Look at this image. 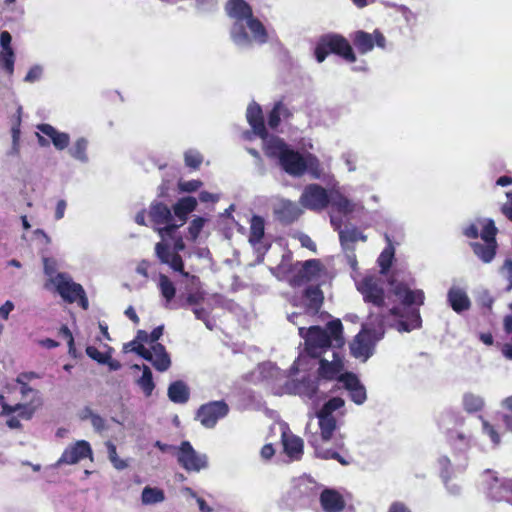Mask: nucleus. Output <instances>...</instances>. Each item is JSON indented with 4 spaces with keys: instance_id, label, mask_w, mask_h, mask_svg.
<instances>
[{
    "instance_id": "f257e3e1",
    "label": "nucleus",
    "mask_w": 512,
    "mask_h": 512,
    "mask_svg": "<svg viewBox=\"0 0 512 512\" xmlns=\"http://www.w3.org/2000/svg\"><path fill=\"white\" fill-rule=\"evenodd\" d=\"M228 15L235 19L230 35L237 45H250L252 40L259 44L268 41V33L262 22L253 15L252 7L245 0H229Z\"/></svg>"
},
{
    "instance_id": "f03ea898",
    "label": "nucleus",
    "mask_w": 512,
    "mask_h": 512,
    "mask_svg": "<svg viewBox=\"0 0 512 512\" xmlns=\"http://www.w3.org/2000/svg\"><path fill=\"white\" fill-rule=\"evenodd\" d=\"M391 293L399 300L406 313L400 307H392L389 314L401 318L397 323L399 332H410L421 327L422 319L419 308L424 304L425 294L421 289H411L405 282L397 281L394 277L388 279Z\"/></svg>"
},
{
    "instance_id": "7ed1b4c3",
    "label": "nucleus",
    "mask_w": 512,
    "mask_h": 512,
    "mask_svg": "<svg viewBox=\"0 0 512 512\" xmlns=\"http://www.w3.org/2000/svg\"><path fill=\"white\" fill-rule=\"evenodd\" d=\"M298 334L304 339V351L311 358H320L328 349H342L345 345L343 325L340 319L329 321L325 327H299Z\"/></svg>"
},
{
    "instance_id": "20e7f679",
    "label": "nucleus",
    "mask_w": 512,
    "mask_h": 512,
    "mask_svg": "<svg viewBox=\"0 0 512 512\" xmlns=\"http://www.w3.org/2000/svg\"><path fill=\"white\" fill-rule=\"evenodd\" d=\"M329 54H335L348 63H354L357 60L350 42L340 34L324 35L317 43L314 55L319 63L323 62Z\"/></svg>"
},
{
    "instance_id": "39448f33",
    "label": "nucleus",
    "mask_w": 512,
    "mask_h": 512,
    "mask_svg": "<svg viewBox=\"0 0 512 512\" xmlns=\"http://www.w3.org/2000/svg\"><path fill=\"white\" fill-rule=\"evenodd\" d=\"M173 240V247L162 238V241L156 243L155 254L160 263L169 265L174 271L179 272L183 277H189V273L184 270V262L179 254L186 248L183 237L181 235L169 237Z\"/></svg>"
},
{
    "instance_id": "423d86ee",
    "label": "nucleus",
    "mask_w": 512,
    "mask_h": 512,
    "mask_svg": "<svg viewBox=\"0 0 512 512\" xmlns=\"http://www.w3.org/2000/svg\"><path fill=\"white\" fill-rule=\"evenodd\" d=\"M55 286L59 295L67 303L78 301L79 306L87 310L89 301L81 284L73 282L66 274L58 273L55 278Z\"/></svg>"
},
{
    "instance_id": "0eeeda50",
    "label": "nucleus",
    "mask_w": 512,
    "mask_h": 512,
    "mask_svg": "<svg viewBox=\"0 0 512 512\" xmlns=\"http://www.w3.org/2000/svg\"><path fill=\"white\" fill-rule=\"evenodd\" d=\"M175 456L178 464L187 472H200L208 467L206 454L198 453L189 441H182Z\"/></svg>"
},
{
    "instance_id": "6e6552de",
    "label": "nucleus",
    "mask_w": 512,
    "mask_h": 512,
    "mask_svg": "<svg viewBox=\"0 0 512 512\" xmlns=\"http://www.w3.org/2000/svg\"><path fill=\"white\" fill-rule=\"evenodd\" d=\"M357 288L366 303H371L376 307H383L385 305V291L383 281L380 278L366 276L361 280Z\"/></svg>"
},
{
    "instance_id": "1a4fd4ad",
    "label": "nucleus",
    "mask_w": 512,
    "mask_h": 512,
    "mask_svg": "<svg viewBox=\"0 0 512 512\" xmlns=\"http://www.w3.org/2000/svg\"><path fill=\"white\" fill-rule=\"evenodd\" d=\"M196 207L197 200L195 197L187 196L180 198L173 205V212L175 215L174 224L163 227L160 231L162 233L164 232V234H169V237H172V234L176 233V231L187 222L189 214L192 213Z\"/></svg>"
},
{
    "instance_id": "9d476101",
    "label": "nucleus",
    "mask_w": 512,
    "mask_h": 512,
    "mask_svg": "<svg viewBox=\"0 0 512 512\" xmlns=\"http://www.w3.org/2000/svg\"><path fill=\"white\" fill-rule=\"evenodd\" d=\"M300 203L312 211H321L330 203V197L325 188L319 184H309L304 188Z\"/></svg>"
},
{
    "instance_id": "9b49d317",
    "label": "nucleus",
    "mask_w": 512,
    "mask_h": 512,
    "mask_svg": "<svg viewBox=\"0 0 512 512\" xmlns=\"http://www.w3.org/2000/svg\"><path fill=\"white\" fill-rule=\"evenodd\" d=\"M229 412V406L223 400L203 404L197 411L196 418L206 428H213L217 421Z\"/></svg>"
},
{
    "instance_id": "f8f14e48",
    "label": "nucleus",
    "mask_w": 512,
    "mask_h": 512,
    "mask_svg": "<svg viewBox=\"0 0 512 512\" xmlns=\"http://www.w3.org/2000/svg\"><path fill=\"white\" fill-rule=\"evenodd\" d=\"M150 221L154 226V230L158 232L161 238L169 237V234H164L160 230L163 227L174 224V217L171 209L163 202L153 201L149 206L148 212Z\"/></svg>"
},
{
    "instance_id": "ddd939ff",
    "label": "nucleus",
    "mask_w": 512,
    "mask_h": 512,
    "mask_svg": "<svg viewBox=\"0 0 512 512\" xmlns=\"http://www.w3.org/2000/svg\"><path fill=\"white\" fill-rule=\"evenodd\" d=\"M322 270L323 265L319 259L306 260L301 263V267L293 273L290 284L293 287H299L316 280L320 277Z\"/></svg>"
},
{
    "instance_id": "4468645a",
    "label": "nucleus",
    "mask_w": 512,
    "mask_h": 512,
    "mask_svg": "<svg viewBox=\"0 0 512 512\" xmlns=\"http://www.w3.org/2000/svg\"><path fill=\"white\" fill-rule=\"evenodd\" d=\"M351 40L360 54L370 52L375 45L384 48L386 41L384 35L377 29L372 34L358 30L351 35Z\"/></svg>"
},
{
    "instance_id": "2eb2a0df",
    "label": "nucleus",
    "mask_w": 512,
    "mask_h": 512,
    "mask_svg": "<svg viewBox=\"0 0 512 512\" xmlns=\"http://www.w3.org/2000/svg\"><path fill=\"white\" fill-rule=\"evenodd\" d=\"M92 456V449L89 442L79 440L73 445L68 446L62 453L57 464H76L80 460Z\"/></svg>"
},
{
    "instance_id": "dca6fc26",
    "label": "nucleus",
    "mask_w": 512,
    "mask_h": 512,
    "mask_svg": "<svg viewBox=\"0 0 512 512\" xmlns=\"http://www.w3.org/2000/svg\"><path fill=\"white\" fill-rule=\"evenodd\" d=\"M304 158L305 157L298 151L290 148L287 153L283 155L279 164L287 174L300 177L306 173Z\"/></svg>"
},
{
    "instance_id": "f3484780",
    "label": "nucleus",
    "mask_w": 512,
    "mask_h": 512,
    "mask_svg": "<svg viewBox=\"0 0 512 512\" xmlns=\"http://www.w3.org/2000/svg\"><path fill=\"white\" fill-rule=\"evenodd\" d=\"M303 211L296 202L282 200L274 208L275 218L284 225H290L297 221Z\"/></svg>"
},
{
    "instance_id": "a211bd4d",
    "label": "nucleus",
    "mask_w": 512,
    "mask_h": 512,
    "mask_svg": "<svg viewBox=\"0 0 512 512\" xmlns=\"http://www.w3.org/2000/svg\"><path fill=\"white\" fill-rule=\"evenodd\" d=\"M351 355L366 361L373 354V342L366 331H360L350 343Z\"/></svg>"
},
{
    "instance_id": "6ab92c4d",
    "label": "nucleus",
    "mask_w": 512,
    "mask_h": 512,
    "mask_svg": "<svg viewBox=\"0 0 512 512\" xmlns=\"http://www.w3.org/2000/svg\"><path fill=\"white\" fill-rule=\"evenodd\" d=\"M344 369L343 358L338 351H333V360L321 358L319 361L318 376L326 380L338 379Z\"/></svg>"
},
{
    "instance_id": "aec40b11",
    "label": "nucleus",
    "mask_w": 512,
    "mask_h": 512,
    "mask_svg": "<svg viewBox=\"0 0 512 512\" xmlns=\"http://www.w3.org/2000/svg\"><path fill=\"white\" fill-rule=\"evenodd\" d=\"M246 118L254 134L262 140H266L269 134L265 126L261 106L257 103L250 104L247 108Z\"/></svg>"
},
{
    "instance_id": "412c9836",
    "label": "nucleus",
    "mask_w": 512,
    "mask_h": 512,
    "mask_svg": "<svg viewBox=\"0 0 512 512\" xmlns=\"http://www.w3.org/2000/svg\"><path fill=\"white\" fill-rule=\"evenodd\" d=\"M0 406L2 408L0 413L1 416H10L15 412H19V417L23 420H30L37 409V405L34 404V400L27 403H16L15 405H10L6 402L3 395H0Z\"/></svg>"
},
{
    "instance_id": "4be33fe9",
    "label": "nucleus",
    "mask_w": 512,
    "mask_h": 512,
    "mask_svg": "<svg viewBox=\"0 0 512 512\" xmlns=\"http://www.w3.org/2000/svg\"><path fill=\"white\" fill-rule=\"evenodd\" d=\"M320 504L325 512H341L345 508L343 496L333 489H324L321 492Z\"/></svg>"
},
{
    "instance_id": "5701e85b",
    "label": "nucleus",
    "mask_w": 512,
    "mask_h": 512,
    "mask_svg": "<svg viewBox=\"0 0 512 512\" xmlns=\"http://www.w3.org/2000/svg\"><path fill=\"white\" fill-rule=\"evenodd\" d=\"M37 129L51 139V142L56 149L64 150L68 147L70 137L67 133L59 132L52 125L46 123L39 124Z\"/></svg>"
},
{
    "instance_id": "b1692460",
    "label": "nucleus",
    "mask_w": 512,
    "mask_h": 512,
    "mask_svg": "<svg viewBox=\"0 0 512 512\" xmlns=\"http://www.w3.org/2000/svg\"><path fill=\"white\" fill-rule=\"evenodd\" d=\"M339 240L343 250H356V242L367 241L364 235L357 227L345 228L339 231Z\"/></svg>"
},
{
    "instance_id": "393cba45",
    "label": "nucleus",
    "mask_w": 512,
    "mask_h": 512,
    "mask_svg": "<svg viewBox=\"0 0 512 512\" xmlns=\"http://www.w3.org/2000/svg\"><path fill=\"white\" fill-rule=\"evenodd\" d=\"M303 297L306 301V308L308 311L313 314H317L324 301L323 291L320 289L318 285L316 286H308L303 293Z\"/></svg>"
},
{
    "instance_id": "a878e982",
    "label": "nucleus",
    "mask_w": 512,
    "mask_h": 512,
    "mask_svg": "<svg viewBox=\"0 0 512 512\" xmlns=\"http://www.w3.org/2000/svg\"><path fill=\"white\" fill-rule=\"evenodd\" d=\"M448 302L456 313H461L470 308L471 302L467 294L460 288H451L447 294Z\"/></svg>"
},
{
    "instance_id": "bb28decb",
    "label": "nucleus",
    "mask_w": 512,
    "mask_h": 512,
    "mask_svg": "<svg viewBox=\"0 0 512 512\" xmlns=\"http://www.w3.org/2000/svg\"><path fill=\"white\" fill-rule=\"evenodd\" d=\"M284 452L294 460H300L303 455V440L295 435H282Z\"/></svg>"
},
{
    "instance_id": "cd10ccee",
    "label": "nucleus",
    "mask_w": 512,
    "mask_h": 512,
    "mask_svg": "<svg viewBox=\"0 0 512 512\" xmlns=\"http://www.w3.org/2000/svg\"><path fill=\"white\" fill-rule=\"evenodd\" d=\"M170 401L177 404H184L189 400L190 391L187 384L182 380L172 382L168 387Z\"/></svg>"
},
{
    "instance_id": "c85d7f7f",
    "label": "nucleus",
    "mask_w": 512,
    "mask_h": 512,
    "mask_svg": "<svg viewBox=\"0 0 512 512\" xmlns=\"http://www.w3.org/2000/svg\"><path fill=\"white\" fill-rule=\"evenodd\" d=\"M295 392L308 399H313L319 390V383L316 379H312L309 376L303 377L302 379L294 383Z\"/></svg>"
},
{
    "instance_id": "c756f323",
    "label": "nucleus",
    "mask_w": 512,
    "mask_h": 512,
    "mask_svg": "<svg viewBox=\"0 0 512 512\" xmlns=\"http://www.w3.org/2000/svg\"><path fill=\"white\" fill-rule=\"evenodd\" d=\"M287 143L280 137H271L265 146V153L268 157L277 158L279 162L283 158V155L289 150Z\"/></svg>"
},
{
    "instance_id": "7c9ffc66",
    "label": "nucleus",
    "mask_w": 512,
    "mask_h": 512,
    "mask_svg": "<svg viewBox=\"0 0 512 512\" xmlns=\"http://www.w3.org/2000/svg\"><path fill=\"white\" fill-rule=\"evenodd\" d=\"M319 420L320 438L323 442L331 440L334 431L337 428L336 418L317 412Z\"/></svg>"
},
{
    "instance_id": "2f4dec72",
    "label": "nucleus",
    "mask_w": 512,
    "mask_h": 512,
    "mask_svg": "<svg viewBox=\"0 0 512 512\" xmlns=\"http://www.w3.org/2000/svg\"><path fill=\"white\" fill-rule=\"evenodd\" d=\"M152 350L154 353L151 361L153 366L160 372L166 371L171 365V360L165 347L160 343H156L152 346Z\"/></svg>"
},
{
    "instance_id": "473e14b6",
    "label": "nucleus",
    "mask_w": 512,
    "mask_h": 512,
    "mask_svg": "<svg viewBox=\"0 0 512 512\" xmlns=\"http://www.w3.org/2000/svg\"><path fill=\"white\" fill-rule=\"evenodd\" d=\"M265 232V221L263 217L259 215H253L250 220V234H249V242L252 245H256L260 243L262 238L264 237Z\"/></svg>"
},
{
    "instance_id": "72a5a7b5",
    "label": "nucleus",
    "mask_w": 512,
    "mask_h": 512,
    "mask_svg": "<svg viewBox=\"0 0 512 512\" xmlns=\"http://www.w3.org/2000/svg\"><path fill=\"white\" fill-rule=\"evenodd\" d=\"M471 247L475 255H477L483 262L489 263L496 255L497 244L478 242L471 243Z\"/></svg>"
},
{
    "instance_id": "f704fd0d",
    "label": "nucleus",
    "mask_w": 512,
    "mask_h": 512,
    "mask_svg": "<svg viewBox=\"0 0 512 512\" xmlns=\"http://www.w3.org/2000/svg\"><path fill=\"white\" fill-rule=\"evenodd\" d=\"M387 240L389 238L387 237ZM395 250L391 242L387 245V247L384 248V250L381 252L377 259V263L380 267V273L381 274H387L392 266V262L394 259Z\"/></svg>"
},
{
    "instance_id": "c9c22d12",
    "label": "nucleus",
    "mask_w": 512,
    "mask_h": 512,
    "mask_svg": "<svg viewBox=\"0 0 512 512\" xmlns=\"http://www.w3.org/2000/svg\"><path fill=\"white\" fill-rule=\"evenodd\" d=\"M463 408L467 413H476L483 409L484 400L479 395L468 392L463 395Z\"/></svg>"
},
{
    "instance_id": "e433bc0d",
    "label": "nucleus",
    "mask_w": 512,
    "mask_h": 512,
    "mask_svg": "<svg viewBox=\"0 0 512 512\" xmlns=\"http://www.w3.org/2000/svg\"><path fill=\"white\" fill-rule=\"evenodd\" d=\"M332 208L343 215H348L354 211L355 205L344 195L336 194L330 199Z\"/></svg>"
},
{
    "instance_id": "4c0bfd02",
    "label": "nucleus",
    "mask_w": 512,
    "mask_h": 512,
    "mask_svg": "<svg viewBox=\"0 0 512 512\" xmlns=\"http://www.w3.org/2000/svg\"><path fill=\"white\" fill-rule=\"evenodd\" d=\"M141 500L146 505L156 504L165 500V494L160 488L146 486L142 491Z\"/></svg>"
},
{
    "instance_id": "58836bf2",
    "label": "nucleus",
    "mask_w": 512,
    "mask_h": 512,
    "mask_svg": "<svg viewBox=\"0 0 512 512\" xmlns=\"http://www.w3.org/2000/svg\"><path fill=\"white\" fill-rule=\"evenodd\" d=\"M137 383L139 387L142 389L145 396H151L155 388V384L153 381L152 372L148 366H143L142 376L138 379Z\"/></svg>"
},
{
    "instance_id": "ea45409f",
    "label": "nucleus",
    "mask_w": 512,
    "mask_h": 512,
    "mask_svg": "<svg viewBox=\"0 0 512 512\" xmlns=\"http://www.w3.org/2000/svg\"><path fill=\"white\" fill-rule=\"evenodd\" d=\"M159 289L166 302H170L176 294V288L168 276L161 274L159 277Z\"/></svg>"
},
{
    "instance_id": "a19ab883",
    "label": "nucleus",
    "mask_w": 512,
    "mask_h": 512,
    "mask_svg": "<svg viewBox=\"0 0 512 512\" xmlns=\"http://www.w3.org/2000/svg\"><path fill=\"white\" fill-rule=\"evenodd\" d=\"M15 53L14 50L0 51V68L8 75L14 73Z\"/></svg>"
},
{
    "instance_id": "79ce46f5",
    "label": "nucleus",
    "mask_w": 512,
    "mask_h": 512,
    "mask_svg": "<svg viewBox=\"0 0 512 512\" xmlns=\"http://www.w3.org/2000/svg\"><path fill=\"white\" fill-rule=\"evenodd\" d=\"M497 232H498V229L495 226L494 221L492 219H486L484 222L482 231L480 233V237L485 243L497 244V242H496Z\"/></svg>"
},
{
    "instance_id": "37998d69",
    "label": "nucleus",
    "mask_w": 512,
    "mask_h": 512,
    "mask_svg": "<svg viewBox=\"0 0 512 512\" xmlns=\"http://www.w3.org/2000/svg\"><path fill=\"white\" fill-rule=\"evenodd\" d=\"M87 147H88L87 140L85 138H79L76 140L74 145L70 148V150H69L70 155L73 158L84 162L87 160V154H86Z\"/></svg>"
},
{
    "instance_id": "c03bdc74",
    "label": "nucleus",
    "mask_w": 512,
    "mask_h": 512,
    "mask_svg": "<svg viewBox=\"0 0 512 512\" xmlns=\"http://www.w3.org/2000/svg\"><path fill=\"white\" fill-rule=\"evenodd\" d=\"M306 172H308L313 178L318 179L322 175V168L318 158L312 154H308L304 158Z\"/></svg>"
},
{
    "instance_id": "a18cd8bd",
    "label": "nucleus",
    "mask_w": 512,
    "mask_h": 512,
    "mask_svg": "<svg viewBox=\"0 0 512 512\" xmlns=\"http://www.w3.org/2000/svg\"><path fill=\"white\" fill-rule=\"evenodd\" d=\"M130 349L147 361H152L153 354L150 350L146 349L142 343H138L136 340L130 341L124 345V350Z\"/></svg>"
},
{
    "instance_id": "49530a36",
    "label": "nucleus",
    "mask_w": 512,
    "mask_h": 512,
    "mask_svg": "<svg viewBox=\"0 0 512 512\" xmlns=\"http://www.w3.org/2000/svg\"><path fill=\"white\" fill-rule=\"evenodd\" d=\"M112 350V347H108V351L102 353L94 346H87L85 352L88 357L95 360L99 364H106V362H109L110 352H112Z\"/></svg>"
},
{
    "instance_id": "de8ad7c7",
    "label": "nucleus",
    "mask_w": 512,
    "mask_h": 512,
    "mask_svg": "<svg viewBox=\"0 0 512 512\" xmlns=\"http://www.w3.org/2000/svg\"><path fill=\"white\" fill-rule=\"evenodd\" d=\"M282 109H284V104L279 101L274 104L272 110L269 112L268 126L271 129H276L280 125Z\"/></svg>"
},
{
    "instance_id": "09e8293b",
    "label": "nucleus",
    "mask_w": 512,
    "mask_h": 512,
    "mask_svg": "<svg viewBox=\"0 0 512 512\" xmlns=\"http://www.w3.org/2000/svg\"><path fill=\"white\" fill-rule=\"evenodd\" d=\"M313 440H309V443L314 447L315 454L318 458L328 460V459H338L340 454L337 451H333L331 449H324L317 443V438L313 437Z\"/></svg>"
},
{
    "instance_id": "8fccbe9b",
    "label": "nucleus",
    "mask_w": 512,
    "mask_h": 512,
    "mask_svg": "<svg viewBox=\"0 0 512 512\" xmlns=\"http://www.w3.org/2000/svg\"><path fill=\"white\" fill-rule=\"evenodd\" d=\"M107 450L109 460L115 469L123 470L128 466L125 460H122L118 457L116 446L113 443H107Z\"/></svg>"
},
{
    "instance_id": "3c124183",
    "label": "nucleus",
    "mask_w": 512,
    "mask_h": 512,
    "mask_svg": "<svg viewBox=\"0 0 512 512\" xmlns=\"http://www.w3.org/2000/svg\"><path fill=\"white\" fill-rule=\"evenodd\" d=\"M344 404L345 402L341 397H333L329 399L318 412L333 416V412L343 407Z\"/></svg>"
},
{
    "instance_id": "603ef678",
    "label": "nucleus",
    "mask_w": 512,
    "mask_h": 512,
    "mask_svg": "<svg viewBox=\"0 0 512 512\" xmlns=\"http://www.w3.org/2000/svg\"><path fill=\"white\" fill-rule=\"evenodd\" d=\"M204 224L205 219L202 217H196L190 222L188 226V235L190 240L195 241L198 238Z\"/></svg>"
},
{
    "instance_id": "864d4df0",
    "label": "nucleus",
    "mask_w": 512,
    "mask_h": 512,
    "mask_svg": "<svg viewBox=\"0 0 512 512\" xmlns=\"http://www.w3.org/2000/svg\"><path fill=\"white\" fill-rule=\"evenodd\" d=\"M338 381H340L348 391L361 384L358 377L352 372L342 373L338 377Z\"/></svg>"
},
{
    "instance_id": "5fc2aeb1",
    "label": "nucleus",
    "mask_w": 512,
    "mask_h": 512,
    "mask_svg": "<svg viewBox=\"0 0 512 512\" xmlns=\"http://www.w3.org/2000/svg\"><path fill=\"white\" fill-rule=\"evenodd\" d=\"M185 165L191 169L197 170L203 162V157L198 152L188 151L184 156Z\"/></svg>"
},
{
    "instance_id": "6e6d98bb",
    "label": "nucleus",
    "mask_w": 512,
    "mask_h": 512,
    "mask_svg": "<svg viewBox=\"0 0 512 512\" xmlns=\"http://www.w3.org/2000/svg\"><path fill=\"white\" fill-rule=\"evenodd\" d=\"M202 185H203V182L201 180H196V179L188 180V181L179 180L178 189L180 192L191 193V192H195L198 189H200L202 187Z\"/></svg>"
},
{
    "instance_id": "4d7b16f0",
    "label": "nucleus",
    "mask_w": 512,
    "mask_h": 512,
    "mask_svg": "<svg viewBox=\"0 0 512 512\" xmlns=\"http://www.w3.org/2000/svg\"><path fill=\"white\" fill-rule=\"evenodd\" d=\"M349 396L355 404H363L367 398L365 387L360 384L357 387L349 390Z\"/></svg>"
},
{
    "instance_id": "13d9d810",
    "label": "nucleus",
    "mask_w": 512,
    "mask_h": 512,
    "mask_svg": "<svg viewBox=\"0 0 512 512\" xmlns=\"http://www.w3.org/2000/svg\"><path fill=\"white\" fill-rule=\"evenodd\" d=\"M42 74V69L39 66H33L27 72L24 80L26 82H35L40 79Z\"/></svg>"
},
{
    "instance_id": "bf43d9fd",
    "label": "nucleus",
    "mask_w": 512,
    "mask_h": 512,
    "mask_svg": "<svg viewBox=\"0 0 512 512\" xmlns=\"http://www.w3.org/2000/svg\"><path fill=\"white\" fill-rule=\"evenodd\" d=\"M11 41V34L8 31H2L0 33V45L2 47L1 51L13 50V48L11 47Z\"/></svg>"
},
{
    "instance_id": "052dcab7",
    "label": "nucleus",
    "mask_w": 512,
    "mask_h": 512,
    "mask_svg": "<svg viewBox=\"0 0 512 512\" xmlns=\"http://www.w3.org/2000/svg\"><path fill=\"white\" fill-rule=\"evenodd\" d=\"M39 378L36 372H21L15 379L16 383H29L30 381Z\"/></svg>"
},
{
    "instance_id": "680f3d73",
    "label": "nucleus",
    "mask_w": 512,
    "mask_h": 512,
    "mask_svg": "<svg viewBox=\"0 0 512 512\" xmlns=\"http://www.w3.org/2000/svg\"><path fill=\"white\" fill-rule=\"evenodd\" d=\"M59 334L62 335L67 340L69 349L70 350L73 349L74 348V338H73V335H72V332L70 331V329L66 325H62L59 330Z\"/></svg>"
},
{
    "instance_id": "e2e57ef3",
    "label": "nucleus",
    "mask_w": 512,
    "mask_h": 512,
    "mask_svg": "<svg viewBox=\"0 0 512 512\" xmlns=\"http://www.w3.org/2000/svg\"><path fill=\"white\" fill-rule=\"evenodd\" d=\"M463 234L470 239H476L479 236L478 226L474 223H471L467 227L463 229Z\"/></svg>"
},
{
    "instance_id": "0e129e2a",
    "label": "nucleus",
    "mask_w": 512,
    "mask_h": 512,
    "mask_svg": "<svg viewBox=\"0 0 512 512\" xmlns=\"http://www.w3.org/2000/svg\"><path fill=\"white\" fill-rule=\"evenodd\" d=\"M204 300V295L201 292L190 293L186 297V303L188 305H197Z\"/></svg>"
},
{
    "instance_id": "69168bd1",
    "label": "nucleus",
    "mask_w": 512,
    "mask_h": 512,
    "mask_svg": "<svg viewBox=\"0 0 512 512\" xmlns=\"http://www.w3.org/2000/svg\"><path fill=\"white\" fill-rule=\"evenodd\" d=\"M14 309V304L11 301H6L1 307H0V318L7 320L9 317V314Z\"/></svg>"
},
{
    "instance_id": "338daca9",
    "label": "nucleus",
    "mask_w": 512,
    "mask_h": 512,
    "mask_svg": "<svg viewBox=\"0 0 512 512\" xmlns=\"http://www.w3.org/2000/svg\"><path fill=\"white\" fill-rule=\"evenodd\" d=\"M506 196L509 203L503 205L501 211L510 221H512V191L508 192Z\"/></svg>"
},
{
    "instance_id": "774afa93",
    "label": "nucleus",
    "mask_w": 512,
    "mask_h": 512,
    "mask_svg": "<svg viewBox=\"0 0 512 512\" xmlns=\"http://www.w3.org/2000/svg\"><path fill=\"white\" fill-rule=\"evenodd\" d=\"M388 512H411V510L403 502L396 501L390 505Z\"/></svg>"
}]
</instances>
